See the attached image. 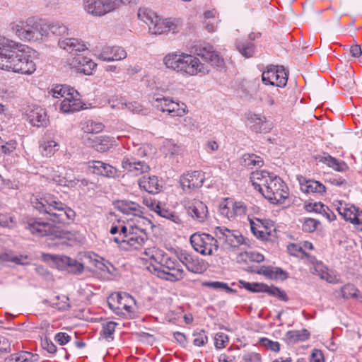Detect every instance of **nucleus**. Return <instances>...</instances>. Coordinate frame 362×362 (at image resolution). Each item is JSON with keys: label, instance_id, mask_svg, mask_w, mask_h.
I'll list each match as a JSON object with an SVG mask.
<instances>
[{"label": "nucleus", "instance_id": "28", "mask_svg": "<svg viewBox=\"0 0 362 362\" xmlns=\"http://www.w3.org/2000/svg\"><path fill=\"white\" fill-rule=\"evenodd\" d=\"M58 45L60 48L69 53L87 49V47L83 41L74 37H62L59 40Z\"/></svg>", "mask_w": 362, "mask_h": 362}, {"label": "nucleus", "instance_id": "64", "mask_svg": "<svg viewBox=\"0 0 362 362\" xmlns=\"http://www.w3.org/2000/svg\"><path fill=\"white\" fill-rule=\"evenodd\" d=\"M54 339L60 345H65L71 340V337L65 332H59L55 335Z\"/></svg>", "mask_w": 362, "mask_h": 362}, {"label": "nucleus", "instance_id": "2", "mask_svg": "<svg viewBox=\"0 0 362 362\" xmlns=\"http://www.w3.org/2000/svg\"><path fill=\"white\" fill-rule=\"evenodd\" d=\"M34 208L40 214L48 216L49 221L62 224H68L74 219L75 211L51 194H45L31 201Z\"/></svg>", "mask_w": 362, "mask_h": 362}, {"label": "nucleus", "instance_id": "19", "mask_svg": "<svg viewBox=\"0 0 362 362\" xmlns=\"http://www.w3.org/2000/svg\"><path fill=\"white\" fill-rule=\"evenodd\" d=\"M26 228L33 234L37 236H47L55 233V228L52 224L35 218H30L28 221Z\"/></svg>", "mask_w": 362, "mask_h": 362}, {"label": "nucleus", "instance_id": "59", "mask_svg": "<svg viewBox=\"0 0 362 362\" xmlns=\"http://www.w3.org/2000/svg\"><path fill=\"white\" fill-rule=\"evenodd\" d=\"M53 181L58 185L60 186H66V187H73L75 185L74 180H68L66 177H61L59 175H57L53 178Z\"/></svg>", "mask_w": 362, "mask_h": 362}, {"label": "nucleus", "instance_id": "34", "mask_svg": "<svg viewBox=\"0 0 362 362\" xmlns=\"http://www.w3.org/2000/svg\"><path fill=\"white\" fill-rule=\"evenodd\" d=\"M310 337V332L306 329L300 330H291L286 334V337L289 343H296L298 341H304Z\"/></svg>", "mask_w": 362, "mask_h": 362}, {"label": "nucleus", "instance_id": "12", "mask_svg": "<svg viewBox=\"0 0 362 362\" xmlns=\"http://www.w3.org/2000/svg\"><path fill=\"white\" fill-rule=\"evenodd\" d=\"M149 32L154 35H161L168 32L175 33L178 32L179 25L175 19H160L158 16L148 28Z\"/></svg>", "mask_w": 362, "mask_h": 362}, {"label": "nucleus", "instance_id": "62", "mask_svg": "<svg viewBox=\"0 0 362 362\" xmlns=\"http://www.w3.org/2000/svg\"><path fill=\"white\" fill-rule=\"evenodd\" d=\"M103 125L101 123H95L93 122H90V124H87L86 129L85 132L87 133H98L103 130ZM94 135V134H92Z\"/></svg>", "mask_w": 362, "mask_h": 362}, {"label": "nucleus", "instance_id": "31", "mask_svg": "<svg viewBox=\"0 0 362 362\" xmlns=\"http://www.w3.org/2000/svg\"><path fill=\"white\" fill-rule=\"evenodd\" d=\"M91 140L90 145L92 146L98 152H106L114 146L115 141L112 138L106 136H95L92 135V138H88Z\"/></svg>", "mask_w": 362, "mask_h": 362}, {"label": "nucleus", "instance_id": "40", "mask_svg": "<svg viewBox=\"0 0 362 362\" xmlns=\"http://www.w3.org/2000/svg\"><path fill=\"white\" fill-rule=\"evenodd\" d=\"M263 292L267 293L270 296H276L284 301H287L288 300V298L284 291L274 286H269L265 284V288H264Z\"/></svg>", "mask_w": 362, "mask_h": 362}, {"label": "nucleus", "instance_id": "29", "mask_svg": "<svg viewBox=\"0 0 362 362\" xmlns=\"http://www.w3.org/2000/svg\"><path fill=\"white\" fill-rule=\"evenodd\" d=\"M299 183L301 191L305 194H322L326 190L323 184L314 180L302 178L299 180Z\"/></svg>", "mask_w": 362, "mask_h": 362}, {"label": "nucleus", "instance_id": "53", "mask_svg": "<svg viewBox=\"0 0 362 362\" xmlns=\"http://www.w3.org/2000/svg\"><path fill=\"white\" fill-rule=\"evenodd\" d=\"M232 211L233 218L235 216H241L246 214L247 206L243 202H235L232 205Z\"/></svg>", "mask_w": 362, "mask_h": 362}, {"label": "nucleus", "instance_id": "21", "mask_svg": "<svg viewBox=\"0 0 362 362\" xmlns=\"http://www.w3.org/2000/svg\"><path fill=\"white\" fill-rule=\"evenodd\" d=\"M337 209L345 221L359 226L358 229L362 231V211L358 210L354 206H339Z\"/></svg>", "mask_w": 362, "mask_h": 362}, {"label": "nucleus", "instance_id": "47", "mask_svg": "<svg viewBox=\"0 0 362 362\" xmlns=\"http://www.w3.org/2000/svg\"><path fill=\"white\" fill-rule=\"evenodd\" d=\"M339 81L348 89H351L354 86V80L351 72L346 71L344 74H341L339 77Z\"/></svg>", "mask_w": 362, "mask_h": 362}, {"label": "nucleus", "instance_id": "17", "mask_svg": "<svg viewBox=\"0 0 362 362\" xmlns=\"http://www.w3.org/2000/svg\"><path fill=\"white\" fill-rule=\"evenodd\" d=\"M89 170L93 173L107 177L119 176L118 170L113 166L100 160H90L88 162Z\"/></svg>", "mask_w": 362, "mask_h": 362}, {"label": "nucleus", "instance_id": "32", "mask_svg": "<svg viewBox=\"0 0 362 362\" xmlns=\"http://www.w3.org/2000/svg\"><path fill=\"white\" fill-rule=\"evenodd\" d=\"M139 187L150 194H156L160 191V185L156 176H143L139 180Z\"/></svg>", "mask_w": 362, "mask_h": 362}, {"label": "nucleus", "instance_id": "43", "mask_svg": "<svg viewBox=\"0 0 362 362\" xmlns=\"http://www.w3.org/2000/svg\"><path fill=\"white\" fill-rule=\"evenodd\" d=\"M57 144L54 141H48L40 146L43 156L50 157L57 150Z\"/></svg>", "mask_w": 362, "mask_h": 362}, {"label": "nucleus", "instance_id": "52", "mask_svg": "<svg viewBox=\"0 0 362 362\" xmlns=\"http://www.w3.org/2000/svg\"><path fill=\"white\" fill-rule=\"evenodd\" d=\"M74 92H75L76 94H78V92L76 90H74L72 89V93H69L68 95H69V98H70V110H71V112H76V111H79L81 109H82L83 107V105L84 104H83L80 100L78 99H76L74 97Z\"/></svg>", "mask_w": 362, "mask_h": 362}, {"label": "nucleus", "instance_id": "3", "mask_svg": "<svg viewBox=\"0 0 362 362\" xmlns=\"http://www.w3.org/2000/svg\"><path fill=\"white\" fill-rule=\"evenodd\" d=\"M163 63L168 69L189 76L199 73L206 74L209 72L208 66L201 63L197 57L185 53L168 54L163 58Z\"/></svg>", "mask_w": 362, "mask_h": 362}, {"label": "nucleus", "instance_id": "44", "mask_svg": "<svg viewBox=\"0 0 362 362\" xmlns=\"http://www.w3.org/2000/svg\"><path fill=\"white\" fill-rule=\"evenodd\" d=\"M116 298H117V302L118 303V306L115 308L113 304L109 300L108 301V305L109 307L113 310L115 313H117L116 311V310H119L120 309V307H122L123 306V304L124 303L123 302V300L124 298H127V300H129L130 301H132L134 303H136V300H134V298L131 296L129 295V293H117L116 295Z\"/></svg>", "mask_w": 362, "mask_h": 362}, {"label": "nucleus", "instance_id": "18", "mask_svg": "<svg viewBox=\"0 0 362 362\" xmlns=\"http://www.w3.org/2000/svg\"><path fill=\"white\" fill-rule=\"evenodd\" d=\"M197 54L216 69H222L224 66L223 59L209 45L200 48L199 52Z\"/></svg>", "mask_w": 362, "mask_h": 362}, {"label": "nucleus", "instance_id": "33", "mask_svg": "<svg viewBox=\"0 0 362 362\" xmlns=\"http://www.w3.org/2000/svg\"><path fill=\"white\" fill-rule=\"evenodd\" d=\"M248 221L250 224L251 231L254 235L262 240L265 238L266 232L263 229L267 230V228L264 224V220L257 218H252L248 216Z\"/></svg>", "mask_w": 362, "mask_h": 362}, {"label": "nucleus", "instance_id": "13", "mask_svg": "<svg viewBox=\"0 0 362 362\" xmlns=\"http://www.w3.org/2000/svg\"><path fill=\"white\" fill-rule=\"evenodd\" d=\"M245 118L249 121L251 129L257 133H268L273 128L272 122L267 120L266 117L252 112L245 113Z\"/></svg>", "mask_w": 362, "mask_h": 362}, {"label": "nucleus", "instance_id": "50", "mask_svg": "<svg viewBox=\"0 0 362 362\" xmlns=\"http://www.w3.org/2000/svg\"><path fill=\"white\" fill-rule=\"evenodd\" d=\"M319 224V221H317L314 218H308L304 221L302 226V229L304 232L312 233L316 230Z\"/></svg>", "mask_w": 362, "mask_h": 362}, {"label": "nucleus", "instance_id": "8", "mask_svg": "<svg viewBox=\"0 0 362 362\" xmlns=\"http://www.w3.org/2000/svg\"><path fill=\"white\" fill-rule=\"evenodd\" d=\"M218 239L207 233H195L190 237V243L193 248L204 255H211L218 251Z\"/></svg>", "mask_w": 362, "mask_h": 362}, {"label": "nucleus", "instance_id": "23", "mask_svg": "<svg viewBox=\"0 0 362 362\" xmlns=\"http://www.w3.org/2000/svg\"><path fill=\"white\" fill-rule=\"evenodd\" d=\"M146 240V234L144 230L139 228L137 226H130L127 238L122 239L121 242L127 243L129 245L137 248L141 246Z\"/></svg>", "mask_w": 362, "mask_h": 362}, {"label": "nucleus", "instance_id": "49", "mask_svg": "<svg viewBox=\"0 0 362 362\" xmlns=\"http://www.w3.org/2000/svg\"><path fill=\"white\" fill-rule=\"evenodd\" d=\"M304 209L308 212H315L321 214L325 212V205L321 202H305Z\"/></svg>", "mask_w": 362, "mask_h": 362}, {"label": "nucleus", "instance_id": "10", "mask_svg": "<svg viewBox=\"0 0 362 362\" xmlns=\"http://www.w3.org/2000/svg\"><path fill=\"white\" fill-rule=\"evenodd\" d=\"M214 235L220 241L231 247H238L240 245H247V238H245L238 230H231L225 227H216Z\"/></svg>", "mask_w": 362, "mask_h": 362}, {"label": "nucleus", "instance_id": "7", "mask_svg": "<svg viewBox=\"0 0 362 362\" xmlns=\"http://www.w3.org/2000/svg\"><path fill=\"white\" fill-rule=\"evenodd\" d=\"M136 0H84V9L95 16H103L115 10L120 4H136Z\"/></svg>", "mask_w": 362, "mask_h": 362}, {"label": "nucleus", "instance_id": "55", "mask_svg": "<svg viewBox=\"0 0 362 362\" xmlns=\"http://www.w3.org/2000/svg\"><path fill=\"white\" fill-rule=\"evenodd\" d=\"M215 346L216 349H223L226 346V343L228 342V337L223 332H218L215 335Z\"/></svg>", "mask_w": 362, "mask_h": 362}, {"label": "nucleus", "instance_id": "45", "mask_svg": "<svg viewBox=\"0 0 362 362\" xmlns=\"http://www.w3.org/2000/svg\"><path fill=\"white\" fill-rule=\"evenodd\" d=\"M193 337V344L194 346H202L205 345L208 341V337L206 332L203 329L194 332Z\"/></svg>", "mask_w": 362, "mask_h": 362}, {"label": "nucleus", "instance_id": "51", "mask_svg": "<svg viewBox=\"0 0 362 362\" xmlns=\"http://www.w3.org/2000/svg\"><path fill=\"white\" fill-rule=\"evenodd\" d=\"M157 277L161 280L171 282L177 281L183 278L182 273H156Z\"/></svg>", "mask_w": 362, "mask_h": 362}, {"label": "nucleus", "instance_id": "14", "mask_svg": "<svg viewBox=\"0 0 362 362\" xmlns=\"http://www.w3.org/2000/svg\"><path fill=\"white\" fill-rule=\"evenodd\" d=\"M287 251L293 256L306 257L308 262L313 266L315 272H327L328 270V268L322 261L317 260L315 257L308 255L303 247L297 244L290 243L287 246Z\"/></svg>", "mask_w": 362, "mask_h": 362}, {"label": "nucleus", "instance_id": "60", "mask_svg": "<svg viewBox=\"0 0 362 362\" xmlns=\"http://www.w3.org/2000/svg\"><path fill=\"white\" fill-rule=\"evenodd\" d=\"M261 356L257 353H247L245 354L241 360V362H260Z\"/></svg>", "mask_w": 362, "mask_h": 362}, {"label": "nucleus", "instance_id": "58", "mask_svg": "<svg viewBox=\"0 0 362 362\" xmlns=\"http://www.w3.org/2000/svg\"><path fill=\"white\" fill-rule=\"evenodd\" d=\"M268 279L274 280L276 281H283L286 280L288 276V273H262Z\"/></svg>", "mask_w": 362, "mask_h": 362}, {"label": "nucleus", "instance_id": "11", "mask_svg": "<svg viewBox=\"0 0 362 362\" xmlns=\"http://www.w3.org/2000/svg\"><path fill=\"white\" fill-rule=\"evenodd\" d=\"M185 208L187 214L199 223L205 222L209 217L207 206L199 199L185 201Z\"/></svg>", "mask_w": 362, "mask_h": 362}, {"label": "nucleus", "instance_id": "6", "mask_svg": "<svg viewBox=\"0 0 362 362\" xmlns=\"http://www.w3.org/2000/svg\"><path fill=\"white\" fill-rule=\"evenodd\" d=\"M83 258V259L77 260L66 255L51 254H42V260L49 264L52 268L59 270L69 269L71 272H83L86 264V261L92 262L90 257L84 255Z\"/></svg>", "mask_w": 362, "mask_h": 362}, {"label": "nucleus", "instance_id": "48", "mask_svg": "<svg viewBox=\"0 0 362 362\" xmlns=\"http://www.w3.org/2000/svg\"><path fill=\"white\" fill-rule=\"evenodd\" d=\"M93 264L94 266L101 272H110V267L113 269H115L114 266L109 262L108 261L105 260L103 257H99V259H95L93 262Z\"/></svg>", "mask_w": 362, "mask_h": 362}, {"label": "nucleus", "instance_id": "9", "mask_svg": "<svg viewBox=\"0 0 362 362\" xmlns=\"http://www.w3.org/2000/svg\"><path fill=\"white\" fill-rule=\"evenodd\" d=\"M262 81L265 85L276 86L283 88L286 86L288 76L282 66H267V70L262 74Z\"/></svg>", "mask_w": 362, "mask_h": 362}, {"label": "nucleus", "instance_id": "57", "mask_svg": "<svg viewBox=\"0 0 362 362\" xmlns=\"http://www.w3.org/2000/svg\"><path fill=\"white\" fill-rule=\"evenodd\" d=\"M245 161L247 162V166L261 167L263 165L262 159L255 154H249L247 158H245Z\"/></svg>", "mask_w": 362, "mask_h": 362}, {"label": "nucleus", "instance_id": "54", "mask_svg": "<svg viewBox=\"0 0 362 362\" xmlns=\"http://www.w3.org/2000/svg\"><path fill=\"white\" fill-rule=\"evenodd\" d=\"M259 344L274 352H278L280 350V344L278 341H273L267 338H261Z\"/></svg>", "mask_w": 362, "mask_h": 362}, {"label": "nucleus", "instance_id": "56", "mask_svg": "<svg viewBox=\"0 0 362 362\" xmlns=\"http://www.w3.org/2000/svg\"><path fill=\"white\" fill-rule=\"evenodd\" d=\"M356 291L357 289L351 284H346L341 287V294L344 298H356Z\"/></svg>", "mask_w": 362, "mask_h": 362}, {"label": "nucleus", "instance_id": "5", "mask_svg": "<svg viewBox=\"0 0 362 362\" xmlns=\"http://www.w3.org/2000/svg\"><path fill=\"white\" fill-rule=\"evenodd\" d=\"M260 175L261 177H257V179L263 181L267 199L274 204H283L288 197V187L283 180L267 171H262Z\"/></svg>", "mask_w": 362, "mask_h": 362}, {"label": "nucleus", "instance_id": "41", "mask_svg": "<svg viewBox=\"0 0 362 362\" xmlns=\"http://www.w3.org/2000/svg\"><path fill=\"white\" fill-rule=\"evenodd\" d=\"M239 283L244 288L252 293H263V289L265 288V284L264 283H250L243 280H240Z\"/></svg>", "mask_w": 362, "mask_h": 362}, {"label": "nucleus", "instance_id": "26", "mask_svg": "<svg viewBox=\"0 0 362 362\" xmlns=\"http://www.w3.org/2000/svg\"><path fill=\"white\" fill-rule=\"evenodd\" d=\"M71 64L76 69L78 72L88 76L93 74V71L97 66L92 59L81 55L75 57L72 60Z\"/></svg>", "mask_w": 362, "mask_h": 362}, {"label": "nucleus", "instance_id": "15", "mask_svg": "<svg viewBox=\"0 0 362 362\" xmlns=\"http://www.w3.org/2000/svg\"><path fill=\"white\" fill-rule=\"evenodd\" d=\"M122 168L133 176H139L147 173L150 167L144 161L138 160L133 156H125L122 161Z\"/></svg>", "mask_w": 362, "mask_h": 362}, {"label": "nucleus", "instance_id": "42", "mask_svg": "<svg viewBox=\"0 0 362 362\" xmlns=\"http://www.w3.org/2000/svg\"><path fill=\"white\" fill-rule=\"evenodd\" d=\"M68 300L69 298L66 296H62V297L57 296L54 299L50 302V305L53 308L65 310L70 308V305L67 303Z\"/></svg>", "mask_w": 362, "mask_h": 362}, {"label": "nucleus", "instance_id": "63", "mask_svg": "<svg viewBox=\"0 0 362 362\" xmlns=\"http://www.w3.org/2000/svg\"><path fill=\"white\" fill-rule=\"evenodd\" d=\"M42 346L50 354H54L57 351V346L55 344L47 338H45L42 341Z\"/></svg>", "mask_w": 362, "mask_h": 362}, {"label": "nucleus", "instance_id": "24", "mask_svg": "<svg viewBox=\"0 0 362 362\" xmlns=\"http://www.w3.org/2000/svg\"><path fill=\"white\" fill-rule=\"evenodd\" d=\"M28 120L33 125L37 127H46L49 124L45 110L40 107H33L28 114Z\"/></svg>", "mask_w": 362, "mask_h": 362}, {"label": "nucleus", "instance_id": "30", "mask_svg": "<svg viewBox=\"0 0 362 362\" xmlns=\"http://www.w3.org/2000/svg\"><path fill=\"white\" fill-rule=\"evenodd\" d=\"M315 159L318 162L327 164L329 167L338 172H345L349 168L344 161L339 160L327 153H323L322 155L317 156Z\"/></svg>", "mask_w": 362, "mask_h": 362}, {"label": "nucleus", "instance_id": "16", "mask_svg": "<svg viewBox=\"0 0 362 362\" xmlns=\"http://www.w3.org/2000/svg\"><path fill=\"white\" fill-rule=\"evenodd\" d=\"M205 180L204 174L201 171H194L183 175L180 177V185L185 192H190L192 189H198L203 185Z\"/></svg>", "mask_w": 362, "mask_h": 362}, {"label": "nucleus", "instance_id": "27", "mask_svg": "<svg viewBox=\"0 0 362 362\" xmlns=\"http://www.w3.org/2000/svg\"><path fill=\"white\" fill-rule=\"evenodd\" d=\"M0 261L12 262L16 265H30L33 258L27 255L16 254L13 252L0 251Z\"/></svg>", "mask_w": 362, "mask_h": 362}, {"label": "nucleus", "instance_id": "61", "mask_svg": "<svg viewBox=\"0 0 362 362\" xmlns=\"http://www.w3.org/2000/svg\"><path fill=\"white\" fill-rule=\"evenodd\" d=\"M15 146L11 143H5L4 140L0 138V151L4 154H9L13 151Z\"/></svg>", "mask_w": 362, "mask_h": 362}, {"label": "nucleus", "instance_id": "1", "mask_svg": "<svg viewBox=\"0 0 362 362\" xmlns=\"http://www.w3.org/2000/svg\"><path fill=\"white\" fill-rule=\"evenodd\" d=\"M0 69L30 75L36 65L28 47L0 36Z\"/></svg>", "mask_w": 362, "mask_h": 362}, {"label": "nucleus", "instance_id": "4", "mask_svg": "<svg viewBox=\"0 0 362 362\" xmlns=\"http://www.w3.org/2000/svg\"><path fill=\"white\" fill-rule=\"evenodd\" d=\"M11 30L23 40L39 41L47 37L45 24H40L34 18H28L25 21L14 22L11 24Z\"/></svg>", "mask_w": 362, "mask_h": 362}, {"label": "nucleus", "instance_id": "22", "mask_svg": "<svg viewBox=\"0 0 362 362\" xmlns=\"http://www.w3.org/2000/svg\"><path fill=\"white\" fill-rule=\"evenodd\" d=\"M127 53L121 47H105L102 49L98 58L103 61L111 62L115 60H122L127 57Z\"/></svg>", "mask_w": 362, "mask_h": 362}, {"label": "nucleus", "instance_id": "37", "mask_svg": "<svg viewBox=\"0 0 362 362\" xmlns=\"http://www.w3.org/2000/svg\"><path fill=\"white\" fill-rule=\"evenodd\" d=\"M157 15L153 11L147 8H140L138 11V17L148 26L153 23L157 18Z\"/></svg>", "mask_w": 362, "mask_h": 362}, {"label": "nucleus", "instance_id": "46", "mask_svg": "<svg viewBox=\"0 0 362 362\" xmlns=\"http://www.w3.org/2000/svg\"><path fill=\"white\" fill-rule=\"evenodd\" d=\"M322 280L326 281L329 284H339L342 283L341 276L339 274L336 273H315Z\"/></svg>", "mask_w": 362, "mask_h": 362}, {"label": "nucleus", "instance_id": "35", "mask_svg": "<svg viewBox=\"0 0 362 362\" xmlns=\"http://www.w3.org/2000/svg\"><path fill=\"white\" fill-rule=\"evenodd\" d=\"M236 48L246 58L252 57L255 53L254 44L247 40H238L236 41Z\"/></svg>", "mask_w": 362, "mask_h": 362}, {"label": "nucleus", "instance_id": "20", "mask_svg": "<svg viewBox=\"0 0 362 362\" xmlns=\"http://www.w3.org/2000/svg\"><path fill=\"white\" fill-rule=\"evenodd\" d=\"M168 104L165 105H161L158 100V99L155 100H151L152 105L156 108L158 110H160L163 112H168V115L172 117H182L185 114V110L183 107H180V105L178 103L173 101L172 99L169 98V100H165Z\"/></svg>", "mask_w": 362, "mask_h": 362}, {"label": "nucleus", "instance_id": "38", "mask_svg": "<svg viewBox=\"0 0 362 362\" xmlns=\"http://www.w3.org/2000/svg\"><path fill=\"white\" fill-rule=\"evenodd\" d=\"M117 323L110 321L103 324L100 335H103L108 341L113 340V334Z\"/></svg>", "mask_w": 362, "mask_h": 362}, {"label": "nucleus", "instance_id": "36", "mask_svg": "<svg viewBox=\"0 0 362 362\" xmlns=\"http://www.w3.org/2000/svg\"><path fill=\"white\" fill-rule=\"evenodd\" d=\"M46 33H47V37L50 34L57 36L68 35L67 27L61 23H52L50 24H45Z\"/></svg>", "mask_w": 362, "mask_h": 362}, {"label": "nucleus", "instance_id": "25", "mask_svg": "<svg viewBox=\"0 0 362 362\" xmlns=\"http://www.w3.org/2000/svg\"><path fill=\"white\" fill-rule=\"evenodd\" d=\"M115 209L127 215L141 216L144 208L139 204L128 200H117L114 203Z\"/></svg>", "mask_w": 362, "mask_h": 362}, {"label": "nucleus", "instance_id": "39", "mask_svg": "<svg viewBox=\"0 0 362 362\" xmlns=\"http://www.w3.org/2000/svg\"><path fill=\"white\" fill-rule=\"evenodd\" d=\"M156 213L160 216L161 217L165 218L173 223L180 224L182 223V220L180 216L175 212L163 207L158 208V211H156Z\"/></svg>", "mask_w": 362, "mask_h": 362}]
</instances>
